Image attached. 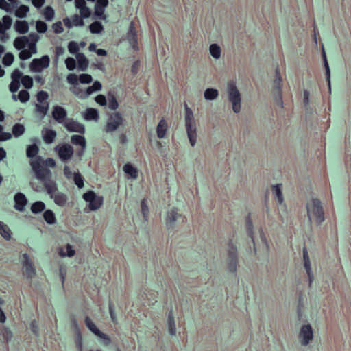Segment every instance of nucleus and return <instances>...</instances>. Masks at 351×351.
Listing matches in <instances>:
<instances>
[{
	"instance_id": "f257e3e1",
	"label": "nucleus",
	"mask_w": 351,
	"mask_h": 351,
	"mask_svg": "<svg viewBox=\"0 0 351 351\" xmlns=\"http://www.w3.org/2000/svg\"><path fill=\"white\" fill-rule=\"evenodd\" d=\"M42 164L43 160L40 156H36L30 162L36 178L41 182L47 194L57 206L64 207L69 199L68 196L58 190L57 182L52 178L51 171Z\"/></svg>"
},
{
	"instance_id": "f03ea898",
	"label": "nucleus",
	"mask_w": 351,
	"mask_h": 351,
	"mask_svg": "<svg viewBox=\"0 0 351 351\" xmlns=\"http://www.w3.org/2000/svg\"><path fill=\"white\" fill-rule=\"evenodd\" d=\"M185 127L190 144L195 146L197 139L196 125L192 110L185 104Z\"/></svg>"
},
{
	"instance_id": "7ed1b4c3",
	"label": "nucleus",
	"mask_w": 351,
	"mask_h": 351,
	"mask_svg": "<svg viewBox=\"0 0 351 351\" xmlns=\"http://www.w3.org/2000/svg\"><path fill=\"white\" fill-rule=\"evenodd\" d=\"M124 119L121 114L115 112L110 114L108 117L106 124L104 132L106 133L114 132L123 123Z\"/></svg>"
},
{
	"instance_id": "20e7f679",
	"label": "nucleus",
	"mask_w": 351,
	"mask_h": 351,
	"mask_svg": "<svg viewBox=\"0 0 351 351\" xmlns=\"http://www.w3.org/2000/svg\"><path fill=\"white\" fill-rule=\"evenodd\" d=\"M309 217H315L317 222L320 224L324 221V213L321 202L318 199H313L307 206Z\"/></svg>"
},
{
	"instance_id": "39448f33",
	"label": "nucleus",
	"mask_w": 351,
	"mask_h": 351,
	"mask_svg": "<svg viewBox=\"0 0 351 351\" xmlns=\"http://www.w3.org/2000/svg\"><path fill=\"white\" fill-rule=\"evenodd\" d=\"M228 99L232 104V110L235 113L239 112L241 110V95L233 84H229L228 86Z\"/></svg>"
},
{
	"instance_id": "423d86ee",
	"label": "nucleus",
	"mask_w": 351,
	"mask_h": 351,
	"mask_svg": "<svg viewBox=\"0 0 351 351\" xmlns=\"http://www.w3.org/2000/svg\"><path fill=\"white\" fill-rule=\"evenodd\" d=\"M83 199L89 203V208L91 210L99 209L103 204V197L97 195L93 191H88L84 193Z\"/></svg>"
},
{
	"instance_id": "0eeeda50",
	"label": "nucleus",
	"mask_w": 351,
	"mask_h": 351,
	"mask_svg": "<svg viewBox=\"0 0 351 351\" xmlns=\"http://www.w3.org/2000/svg\"><path fill=\"white\" fill-rule=\"evenodd\" d=\"M50 58L49 56L44 55L40 58H34L29 64V69L32 72H41L44 69L49 66Z\"/></svg>"
},
{
	"instance_id": "6e6552de",
	"label": "nucleus",
	"mask_w": 351,
	"mask_h": 351,
	"mask_svg": "<svg viewBox=\"0 0 351 351\" xmlns=\"http://www.w3.org/2000/svg\"><path fill=\"white\" fill-rule=\"evenodd\" d=\"M23 275L27 278H32L36 274V268L29 255L25 253L22 255Z\"/></svg>"
},
{
	"instance_id": "1a4fd4ad",
	"label": "nucleus",
	"mask_w": 351,
	"mask_h": 351,
	"mask_svg": "<svg viewBox=\"0 0 351 351\" xmlns=\"http://www.w3.org/2000/svg\"><path fill=\"white\" fill-rule=\"evenodd\" d=\"M56 151L58 152L60 159L64 162H68L73 155V148L69 144H63L58 145L56 147Z\"/></svg>"
},
{
	"instance_id": "9d476101",
	"label": "nucleus",
	"mask_w": 351,
	"mask_h": 351,
	"mask_svg": "<svg viewBox=\"0 0 351 351\" xmlns=\"http://www.w3.org/2000/svg\"><path fill=\"white\" fill-rule=\"evenodd\" d=\"M313 330L309 324L303 325L300 329L299 337L301 344L307 346L313 339Z\"/></svg>"
},
{
	"instance_id": "9b49d317",
	"label": "nucleus",
	"mask_w": 351,
	"mask_h": 351,
	"mask_svg": "<svg viewBox=\"0 0 351 351\" xmlns=\"http://www.w3.org/2000/svg\"><path fill=\"white\" fill-rule=\"evenodd\" d=\"M67 112L62 106H55L53 107L52 111V117L56 121H57L60 124H62L63 125L66 122Z\"/></svg>"
},
{
	"instance_id": "f8f14e48",
	"label": "nucleus",
	"mask_w": 351,
	"mask_h": 351,
	"mask_svg": "<svg viewBox=\"0 0 351 351\" xmlns=\"http://www.w3.org/2000/svg\"><path fill=\"white\" fill-rule=\"evenodd\" d=\"M64 126L69 132H77L81 134L85 133L84 125L73 119H68Z\"/></svg>"
},
{
	"instance_id": "ddd939ff",
	"label": "nucleus",
	"mask_w": 351,
	"mask_h": 351,
	"mask_svg": "<svg viewBox=\"0 0 351 351\" xmlns=\"http://www.w3.org/2000/svg\"><path fill=\"white\" fill-rule=\"evenodd\" d=\"M228 262L229 271L231 272L236 271L237 265V251L236 247L232 244L229 245Z\"/></svg>"
},
{
	"instance_id": "4468645a",
	"label": "nucleus",
	"mask_w": 351,
	"mask_h": 351,
	"mask_svg": "<svg viewBox=\"0 0 351 351\" xmlns=\"http://www.w3.org/2000/svg\"><path fill=\"white\" fill-rule=\"evenodd\" d=\"M127 40L134 50H138V38L134 22L130 24L129 29L126 36Z\"/></svg>"
},
{
	"instance_id": "2eb2a0df",
	"label": "nucleus",
	"mask_w": 351,
	"mask_h": 351,
	"mask_svg": "<svg viewBox=\"0 0 351 351\" xmlns=\"http://www.w3.org/2000/svg\"><path fill=\"white\" fill-rule=\"evenodd\" d=\"M84 322H85V324H86V327L93 333H94L96 336H97L98 337H99L101 339L106 340L107 343H108L110 341V339H109L108 336L106 334H105V333L102 332L101 331H100L97 328L95 324L93 322V321L89 318V317L86 316L85 317Z\"/></svg>"
},
{
	"instance_id": "dca6fc26",
	"label": "nucleus",
	"mask_w": 351,
	"mask_h": 351,
	"mask_svg": "<svg viewBox=\"0 0 351 351\" xmlns=\"http://www.w3.org/2000/svg\"><path fill=\"white\" fill-rule=\"evenodd\" d=\"M14 208L20 212L25 210V207L27 204V199L25 195L22 193H17L14 197Z\"/></svg>"
},
{
	"instance_id": "f3484780",
	"label": "nucleus",
	"mask_w": 351,
	"mask_h": 351,
	"mask_svg": "<svg viewBox=\"0 0 351 351\" xmlns=\"http://www.w3.org/2000/svg\"><path fill=\"white\" fill-rule=\"evenodd\" d=\"M281 82L282 78L280 77V72L278 69H277L276 70V76L275 79L274 80V93L278 99L280 101L282 104V95H281Z\"/></svg>"
},
{
	"instance_id": "a211bd4d",
	"label": "nucleus",
	"mask_w": 351,
	"mask_h": 351,
	"mask_svg": "<svg viewBox=\"0 0 351 351\" xmlns=\"http://www.w3.org/2000/svg\"><path fill=\"white\" fill-rule=\"evenodd\" d=\"M303 259H304V267L306 269L308 281H309V286H311V283L313 281V276L312 274L311 271V261L310 258L308 254V252L306 248L303 249Z\"/></svg>"
},
{
	"instance_id": "6ab92c4d",
	"label": "nucleus",
	"mask_w": 351,
	"mask_h": 351,
	"mask_svg": "<svg viewBox=\"0 0 351 351\" xmlns=\"http://www.w3.org/2000/svg\"><path fill=\"white\" fill-rule=\"evenodd\" d=\"M42 135L45 143L47 144H51L54 141L57 134L53 130L43 128L42 130Z\"/></svg>"
},
{
	"instance_id": "aec40b11",
	"label": "nucleus",
	"mask_w": 351,
	"mask_h": 351,
	"mask_svg": "<svg viewBox=\"0 0 351 351\" xmlns=\"http://www.w3.org/2000/svg\"><path fill=\"white\" fill-rule=\"evenodd\" d=\"M180 217L181 215L178 213L176 208L169 211L167 217V226L168 228H173L174 222Z\"/></svg>"
},
{
	"instance_id": "412c9836",
	"label": "nucleus",
	"mask_w": 351,
	"mask_h": 351,
	"mask_svg": "<svg viewBox=\"0 0 351 351\" xmlns=\"http://www.w3.org/2000/svg\"><path fill=\"white\" fill-rule=\"evenodd\" d=\"M29 43V38L25 36H19L14 41V46L18 50L24 49Z\"/></svg>"
},
{
	"instance_id": "4be33fe9",
	"label": "nucleus",
	"mask_w": 351,
	"mask_h": 351,
	"mask_svg": "<svg viewBox=\"0 0 351 351\" xmlns=\"http://www.w3.org/2000/svg\"><path fill=\"white\" fill-rule=\"evenodd\" d=\"M49 108V103L45 101L43 104H36L35 111L37 114H40L42 118L47 115Z\"/></svg>"
},
{
	"instance_id": "5701e85b",
	"label": "nucleus",
	"mask_w": 351,
	"mask_h": 351,
	"mask_svg": "<svg viewBox=\"0 0 351 351\" xmlns=\"http://www.w3.org/2000/svg\"><path fill=\"white\" fill-rule=\"evenodd\" d=\"M76 58L78 63V69L82 71H85L88 66V61L86 56L81 53L76 54Z\"/></svg>"
},
{
	"instance_id": "b1692460",
	"label": "nucleus",
	"mask_w": 351,
	"mask_h": 351,
	"mask_svg": "<svg viewBox=\"0 0 351 351\" xmlns=\"http://www.w3.org/2000/svg\"><path fill=\"white\" fill-rule=\"evenodd\" d=\"M15 30L19 34H24L29 30V25L26 21H17L14 25Z\"/></svg>"
},
{
	"instance_id": "393cba45",
	"label": "nucleus",
	"mask_w": 351,
	"mask_h": 351,
	"mask_svg": "<svg viewBox=\"0 0 351 351\" xmlns=\"http://www.w3.org/2000/svg\"><path fill=\"white\" fill-rule=\"evenodd\" d=\"M84 117L87 121H97L99 118L98 111L91 108L86 109Z\"/></svg>"
},
{
	"instance_id": "a878e982",
	"label": "nucleus",
	"mask_w": 351,
	"mask_h": 351,
	"mask_svg": "<svg viewBox=\"0 0 351 351\" xmlns=\"http://www.w3.org/2000/svg\"><path fill=\"white\" fill-rule=\"evenodd\" d=\"M167 129V124L166 121L164 119L160 120L156 128V133L158 138H163L165 137Z\"/></svg>"
},
{
	"instance_id": "bb28decb",
	"label": "nucleus",
	"mask_w": 351,
	"mask_h": 351,
	"mask_svg": "<svg viewBox=\"0 0 351 351\" xmlns=\"http://www.w3.org/2000/svg\"><path fill=\"white\" fill-rule=\"evenodd\" d=\"M71 142L75 145H79L81 147L86 148V141L85 138L82 135H73L71 138Z\"/></svg>"
},
{
	"instance_id": "cd10ccee",
	"label": "nucleus",
	"mask_w": 351,
	"mask_h": 351,
	"mask_svg": "<svg viewBox=\"0 0 351 351\" xmlns=\"http://www.w3.org/2000/svg\"><path fill=\"white\" fill-rule=\"evenodd\" d=\"M0 234L6 241H9L11 239V231L10 228L2 221H0Z\"/></svg>"
},
{
	"instance_id": "c85d7f7f",
	"label": "nucleus",
	"mask_w": 351,
	"mask_h": 351,
	"mask_svg": "<svg viewBox=\"0 0 351 351\" xmlns=\"http://www.w3.org/2000/svg\"><path fill=\"white\" fill-rule=\"evenodd\" d=\"M43 218L47 223L53 225L56 223V219L54 213L51 210H46L43 213Z\"/></svg>"
},
{
	"instance_id": "c756f323",
	"label": "nucleus",
	"mask_w": 351,
	"mask_h": 351,
	"mask_svg": "<svg viewBox=\"0 0 351 351\" xmlns=\"http://www.w3.org/2000/svg\"><path fill=\"white\" fill-rule=\"evenodd\" d=\"M42 14L47 21H51L55 16V11L51 6L45 7L43 11Z\"/></svg>"
},
{
	"instance_id": "7c9ffc66",
	"label": "nucleus",
	"mask_w": 351,
	"mask_h": 351,
	"mask_svg": "<svg viewBox=\"0 0 351 351\" xmlns=\"http://www.w3.org/2000/svg\"><path fill=\"white\" fill-rule=\"evenodd\" d=\"M123 171L133 179H136L138 177L137 169L130 163H127L124 165Z\"/></svg>"
},
{
	"instance_id": "2f4dec72",
	"label": "nucleus",
	"mask_w": 351,
	"mask_h": 351,
	"mask_svg": "<svg viewBox=\"0 0 351 351\" xmlns=\"http://www.w3.org/2000/svg\"><path fill=\"white\" fill-rule=\"evenodd\" d=\"M65 250L66 251H64V250L63 248H61L60 250L59 254L61 257H66V256L73 257L75 254V250H73L72 245L70 244L66 245Z\"/></svg>"
},
{
	"instance_id": "473e14b6",
	"label": "nucleus",
	"mask_w": 351,
	"mask_h": 351,
	"mask_svg": "<svg viewBox=\"0 0 351 351\" xmlns=\"http://www.w3.org/2000/svg\"><path fill=\"white\" fill-rule=\"evenodd\" d=\"M39 152V147L36 144L29 145L27 147L26 155L29 158L36 157Z\"/></svg>"
},
{
	"instance_id": "72a5a7b5",
	"label": "nucleus",
	"mask_w": 351,
	"mask_h": 351,
	"mask_svg": "<svg viewBox=\"0 0 351 351\" xmlns=\"http://www.w3.org/2000/svg\"><path fill=\"white\" fill-rule=\"evenodd\" d=\"M322 56H323V61L324 64V68L326 70V81L328 82L329 90L330 91V71L329 68V65L326 59V53L324 50H322Z\"/></svg>"
},
{
	"instance_id": "f704fd0d",
	"label": "nucleus",
	"mask_w": 351,
	"mask_h": 351,
	"mask_svg": "<svg viewBox=\"0 0 351 351\" xmlns=\"http://www.w3.org/2000/svg\"><path fill=\"white\" fill-rule=\"evenodd\" d=\"M168 326L169 333L171 335H175L176 333V328L172 311L168 314Z\"/></svg>"
},
{
	"instance_id": "c9c22d12",
	"label": "nucleus",
	"mask_w": 351,
	"mask_h": 351,
	"mask_svg": "<svg viewBox=\"0 0 351 351\" xmlns=\"http://www.w3.org/2000/svg\"><path fill=\"white\" fill-rule=\"evenodd\" d=\"M25 131V126L21 123H15L12 127V134L14 137L19 138L22 136Z\"/></svg>"
},
{
	"instance_id": "e433bc0d",
	"label": "nucleus",
	"mask_w": 351,
	"mask_h": 351,
	"mask_svg": "<svg viewBox=\"0 0 351 351\" xmlns=\"http://www.w3.org/2000/svg\"><path fill=\"white\" fill-rule=\"evenodd\" d=\"M101 84L99 81H95L92 86H88L85 92L86 97H88L89 95L93 94L94 92L99 91L101 89Z\"/></svg>"
},
{
	"instance_id": "4c0bfd02",
	"label": "nucleus",
	"mask_w": 351,
	"mask_h": 351,
	"mask_svg": "<svg viewBox=\"0 0 351 351\" xmlns=\"http://www.w3.org/2000/svg\"><path fill=\"white\" fill-rule=\"evenodd\" d=\"M45 208V204L41 201H37L32 204L31 211L34 214H38L43 211Z\"/></svg>"
},
{
	"instance_id": "58836bf2",
	"label": "nucleus",
	"mask_w": 351,
	"mask_h": 351,
	"mask_svg": "<svg viewBox=\"0 0 351 351\" xmlns=\"http://www.w3.org/2000/svg\"><path fill=\"white\" fill-rule=\"evenodd\" d=\"M108 106L111 110H115L119 107L118 101L113 94L109 93L108 95Z\"/></svg>"
},
{
	"instance_id": "ea45409f",
	"label": "nucleus",
	"mask_w": 351,
	"mask_h": 351,
	"mask_svg": "<svg viewBox=\"0 0 351 351\" xmlns=\"http://www.w3.org/2000/svg\"><path fill=\"white\" fill-rule=\"evenodd\" d=\"M280 184H276L272 186V192L277 197L278 202L282 205L283 203V197L281 191Z\"/></svg>"
},
{
	"instance_id": "a19ab883",
	"label": "nucleus",
	"mask_w": 351,
	"mask_h": 351,
	"mask_svg": "<svg viewBox=\"0 0 351 351\" xmlns=\"http://www.w3.org/2000/svg\"><path fill=\"white\" fill-rule=\"evenodd\" d=\"M89 29L93 34H99L104 30V27L101 22L95 21L89 25Z\"/></svg>"
},
{
	"instance_id": "79ce46f5",
	"label": "nucleus",
	"mask_w": 351,
	"mask_h": 351,
	"mask_svg": "<svg viewBox=\"0 0 351 351\" xmlns=\"http://www.w3.org/2000/svg\"><path fill=\"white\" fill-rule=\"evenodd\" d=\"M29 11V8L27 5H21L15 11L16 16L19 18H25L27 16V12Z\"/></svg>"
},
{
	"instance_id": "37998d69",
	"label": "nucleus",
	"mask_w": 351,
	"mask_h": 351,
	"mask_svg": "<svg viewBox=\"0 0 351 351\" xmlns=\"http://www.w3.org/2000/svg\"><path fill=\"white\" fill-rule=\"evenodd\" d=\"M209 51L211 56L215 58L219 59L221 56V48L217 44H211L209 47Z\"/></svg>"
},
{
	"instance_id": "c03bdc74",
	"label": "nucleus",
	"mask_w": 351,
	"mask_h": 351,
	"mask_svg": "<svg viewBox=\"0 0 351 351\" xmlns=\"http://www.w3.org/2000/svg\"><path fill=\"white\" fill-rule=\"evenodd\" d=\"M218 90L215 88H207L204 91V97L207 100H213L218 96Z\"/></svg>"
},
{
	"instance_id": "a18cd8bd",
	"label": "nucleus",
	"mask_w": 351,
	"mask_h": 351,
	"mask_svg": "<svg viewBox=\"0 0 351 351\" xmlns=\"http://www.w3.org/2000/svg\"><path fill=\"white\" fill-rule=\"evenodd\" d=\"M70 91L80 99H85L87 98L85 90H83L80 87L74 86L70 88Z\"/></svg>"
},
{
	"instance_id": "49530a36",
	"label": "nucleus",
	"mask_w": 351,
	"mask_h": 351,
	"mask_svg": "<svg viewBox=\"0 0 351 351\" xmlns=\"http://www.w3.org/2000/svg\"><path fill=\"white\" fill-rule=\"evenodd\" d=\"M21 83L25 88L29 89L33 86V79L29 75H23L21 78Z\"/></svg>"
},
{
	"instance_id": "de8ad7c7",
	"label": "nucleus",
	"mask_w": 351,
	"mask_h": 351,
	"mask_svg": "<svg viewBox=\"0 0 351 351\" xmlns=\"http://www.w3.org/2000/svg\"><path fill=\"white\" fill-rule=\"evenodd\" d=\"M48 98L49 94L45 90H40L36 94V100L40 104H43L45 101H47V100Z\"/></svg>"
},
{
	"instance_id": "09e8293b",
	"label": "nucleus",
	"mask_w": 351,
	"mask_h": 351,
	"mask_svg": "<svg viewBox=\"0 0 351 351\" xmlns=\"http://www.w3.org/2000/svg\"><path fill=\"white\" fill-rule=\"evenodd\" d=\"M14 59V55L12 53L8 52L3 58L2 62L5 66H9L13 63Z\"/></svg>"
},
{
	"instance_id": "8fccbe9b",
	"label": "nucleus",
	"mask_w": 351,
	"mask_h": 351,
	"mask_svg": "<svg viewBox=\"0 0 351 351\" xmlns=\"http://www.w3.org/2000/svg\"><path fill=\"white\" fill-rule=\"evenodd\" d=\"M73 181L74 183L76 184V186L79 189H82L84 184V178L79 173H75L73 175Z\"/></svg>"
},
{
	"instance_id": "3c124183",
	"label": "nucleus",
	"mask_w": 351,
	"mask_h": 351,
	"mask_svg": "<svg viewBox=\"0 0 351 351\" xmlns=\"http://www.w3.org/2000/svg\"><path fill=\"white\" fill-rule=\"evenodd\" d=\"M141 213L143 216V218L145 221H147L148 214H149V208L147 204V201L145 199H143L141 202Z\"/></svg>"
},
{
	"instance_id": "603ef678",
	"label": "nucleus",
	"mask_w": 351,
	"mask_h": 351,
	"mask_svg": "<svg viewBox=\"0 0 351 351\" xmlns=\"http://www.w3.org/2000/svg\"><path fill=\"white\" fill-rule=\"evenodd\" d=\"M36 29L38 33L43 34L47 30V25L43 21H37L36 22Z\"/></svg>"
},
{
	"instance_id": "864d4df0",
	"label": "nucleus",
	"mask_w": 351,
	"mask_h": 351,
	"mask_svg": "<svg viewBox=\"0 0 351 351\" xmlns=\"http://www.w3.org/2000/svg\"><path fill=\"white\" fill-rule=\"evenodd\" d=\"M105 8H99L98 5H95V16L96 18L105 20L106 16L104 14Z\"/></svg>"
},
{
	"instance_id": "5fc2aeb1",
	"label": "nucleus",
	"mask_w": 351,
	"mask_h": 351,
	"mask_svg": "<svg viewBox=\"0 0 351 351\" xmlns=\"http://www.w3.org/2000/svg\"><path fill=\"white\" fill-rule=\"evenodd\" d=\"M18 99L22 103H25L29 99V93L26 90H21L18 94Z\"/></svg>"
},
{
	"instance_id": "6e6d98bb",
	"label": "nucleus",
	"mask_w": 351,
	"mask_h": 351,
	"mask_svg": "<svg viewBox=\"0 0 351 351\" xmlns=\"http://www.w3.org/2000/svg\"><path fill=\"white\" fill-rule=\"evenodd\" d=\"M246 229H247V235L251 238L253 243L254 244V237H253V225H252V222L250 220V217H248L246 220Z\"/></svg>"
},
{
	"instance_id": "4d7b16f0",
	"label": "nucleus",
	"mask_w": 351,
	"mask_h": 351,
	"mask_svg": "<svg viewBox=\"0 0 351 351\" xmlns=\"http://www.w3.org/2000/svg\"><path fill=\"white\" fill-rule=\"evenodd\" d=\"M72 23L73 25L76 27H82L84 25L83 18H82V16H78L77 14H74L72 16Z\"/></svg>"
},
{
	"instance_id": "13d9d810",
	"label": "nucleus",
	"mask_w": 351,
	"mask_h": 351,
	"mask_svg": "<svg viewBox=\"0 0 351 351\" xmlns=\"http://www.w3.org/2000/svg\"><path fill=\"white\" fill-rule=\"evenodd\" d=\"M65 64L68 70L73 71L76 67V62L73 58L69 57L65 60Z\"/></svg>"
},
{
	"instance_id": "bf43d9fd",
	"label": "nucleus",
	"mask_w": 351,
	"mask_h": 351,
	"mask_svg": "<svg viewBox=\"0 0 351 351\" xmlns=\"http://www.w3.org/2000/svg\"><path fill=\"white\" fill-rule=\"evenodd\" d=\"M93 81V77L90 75L83 73L79 75V82L82 84H90Z\"/></svg>"
},
{
	"instance_id": "052dcab7",
	"label": "nucleus",
	"mask_w": 351,
	"mask_h": 351,
	"mask_svg": "<svg viewBox=\"0 0 351 351\" xmlns=\"http://www.w3.org/2000/svg\"><path fill=\"white\" fill-rule=\"evenodd\" d=\"M66 80L68 83L75 86L78 84L79 77L76 74L70 73L67 75Z\"/></svg>"
},
{
	"instance_id": "680f3d73",
	"label": "nucleus",
	"mask_w": 351,
	"mask_h": 351,
	"mask_svg": "<svg viewBox=\"0 0 351 351\" xmlns=\"http://www.w3.org/2000/svg\"><path fill=\"white\" fill-rule=\"evenodd\" d=\"M342 7L346 15L351 16V1L343 0Z\"/></svg>"
},
{
	"instance_id": "e2e57ef3",
	"label": "nucleus",
	"mask_w": 351,
	"mask_h": 351,
	"mask_svg": "<svg viewBox=\"0 0 351 351\" xmlns=\"http://www.w3.org/2000/svg\"><path fill=\"white\" fill-rule=\"evenodd\" d=\"M68 50L71 54L78 53L77 51H79V47L77 43L75 41L69 42L68 45Z\"/></svg>"
},
{
	"instance_id": "0e129e2a",
	"label": "nucleus",
	"mask_w": 351,
	"mask_h": 351,
	"mask_svg": "<svg viewBox=\"0 0 351 351\" xmlns=\"http://www.w3.org/2000/svg\"><path fill=\"white\" fill-rule=\"evenodd\" d=\"M75 346L78 351L83 350L82 336L80 332H77V337L75 338Z\"/></svg>"
},
{
	"instance_id": "69168bd1",
	"label": "nucleus",
	"mask_w": 351,
	"mask_h": 351,
	"mask_svg": "<svg viewBox=\"0 0 351 351\" xmlns=\"http://www.w3.org/2000/svg\"><path fill=\"white\" fill-rule=\"evenodd\" d=\"M1 23L7 29H9L12 23V19L10 16L5 15L3 16Z\"/></svg>"
},
{
	"instance_id": "338daca9",
	"label": "nucleus",
	"mask_w": 351,
	"mask_h": 351,
	"mask_svg": "<svg viewBox=\"0 0 351 351\" xmlns=\"http://www.w3.org/2000/svg\"><path fill=\"white\" fill-rule=\"evenodd\" d=\"M32 53L31 51H29V50H27V49H22L19 54V57L21 60H27L29 58H30L32 57Z\"/></svg>"
},
{
	"instance_id": "774afa93",
	"label": "nucleus",
	"mask_w": 351,
	"mask_h": 351,
	"mask_svg": "<svg viewBox=\"0 0 351 351\" xmlns=\"http://www.w3.org/2000/svg\"><path fill=\"white\" fill-rule=\"evenodd\" d=\"M52 29L56 34H61L63 31V27L61 21H58L52 25Z\"/></svg>"
}]
</instances>
